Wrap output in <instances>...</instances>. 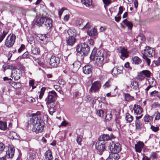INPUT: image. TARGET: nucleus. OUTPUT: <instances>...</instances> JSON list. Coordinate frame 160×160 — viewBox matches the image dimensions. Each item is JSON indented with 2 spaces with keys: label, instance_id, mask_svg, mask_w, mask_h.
<instances>
[{
  "label": "nucleus",
  "instance_id": "nucleus-1",
  "mask_svg": "<svg viewBox=\"0 0 160 160\" xmlns=\"http://www.w3.org/2000/svg\"><path fill=\"white\" fill-rule=\"evenodd\" d=\"M31 124H33L32 130L36 133L42 132L44 127V123L43 121L40 118H32L30 121Z\"/></svg>",
  "mask_w": 160,
  "mask_h": 160
},
{
  "label": "nucleus",
  "instance_id": "nucleus-2",
  "mask_svg": "<svg viewBox=\"0 0 160 160\" xmlns=\"http://www.w3.org/2000/svg\"><path fill=\"white\" fill-rule=\"evenodd\" d=\"M102 51H97L96 49H94L92 51L90 56L91 60L95 62L98 66L102 67L104 61L103 54L102 53Z\"/></svg>",
  "mask_w": 160,
  "mask_h": 160
},
{
  "label": "nucleus",
  "instance_id": "nucleus-3",
  "mask_svg": "<svg viewBox=\"0 0 160 160\" xmlns=\"http://www.w3.org/2000/svg\"><path fill=\"white\" fill-rule=\"evenodd\" d=\"M58 97L56 92L54 91L49 92L45 101L48 108H54L56 105V98Z\"/></svg>",
  "mask_w": 160,
  "mask_h": 160
},
{
  "label": "nucleus",
  "instance_id": "nucleus-4",
  "mask_svg": "<svg viewBox=\"0 0 160 160\" xmlns=\"http://www.w3.org/2000/svg\"><path fill=\"white\" fill-rule=\"evenodd\" d=\"M76 51L78 56H86L90 51V48L87 44L81 43L77 46Z\"/></svg>",
  "mask_w": 160,
  "mask_h": 160
},
{
  "label": "nucleus",
  "instance_id": "nucleus-5",
  "mask_svg": "<svg viewBox=\"0 0 160 160\" xmlns=\"http://www.w3.org/2000/svg\"><path fill=\"white\" fill-rule=\"evenodd\" d=\"M16 39V36L13 34L11 33L8 35L6 39L4 45L7 47H12Z\"/></svg>",
  "mask_w": 160,
  "mask_h": 160
},
{
  "label": "nucleus",
  "instance_id": "nucleus-6",
  "mask_svg": "<svg viewBox=\"0 0 160 160\" xmlns=\"http://www.w3.org/2000/svg\"><path fill=\"white\" fill-rule=\"evenodd\" d=\"M121 149V145L119 143L113 142L110 143V149L112 153L117 154L120 151Z\"/></svg>",
  "mask_w": 160,
  "mask_h": 160
},
{
  "label": "nucleus",
  "instance_id": "nucleus-7",
  "mask_svg": "<svg viewBox=\"0 0 160 160\" xmlns=\"http://www.w3.org/2000/svg\"><path fill=\"white\" fill-rule=\"evenodd\" d=\"M154 54L155 52L153 48L149 47H146L143 52V56L148 57H152Z\"/></svg>",
  "mask_w": 160,
  "mask_h": 160
},
{
  "label": "nucleus",
  "instance_id": "nucleus-8",
  "mask_svg": "<svg viewBox=\"0 0 160 160\" xmlns=\"http://www.w3.org/2000/svg\"><path fill=\"white\" fill-rule=\"evenodd\" d=\"M50 65L53 67H56L60 62L59 58L56 56H52L48 61Z\"/></svg>",
  "mask_w": 160,
  "mask_h": 160
},
{
  "label": "nucleus",
  "instance_id": "nucleus-9",
  "mask_svg": "<svg viewBox=\"0 0 160 160\" xmlns=\"http://www.w3.org/2000/svg\"><path fill=\"white\" fill-rule=\"evenodd\" d=\"M151 72L148 70H144L140 72L138 75V78L141 80H144L145 77L150 78Z\"/></svg>",
  "mask_w": 160,
  "mask_h": 160
},
{
  "label": "nucleus",
  "instance_id": "nucleus-10",
  "mask_svg": "<svg viewBox=\"0 0 160 160\" xmlns=\"http://www.w3.org/2000/svg\"><path fill=\"white\" fill-rule=\"evenodd\" d=\"M22 76L21 71L19 69H13L12 70L11 77L15 80L19 79Z\"/></svg>",
  "mask_w": 160,
  "mask_h": 160
},
{
  "label": "nucleus",
  "instance_id": "nucleus-11",
  "mask_svg": "<svg viewBox=\"0 0 160 160\" xmlns=\"http://www.w3.org/2000/svg\"><path fill=\"white\" fill-rule=\"evenodd\" d=\"M118 50H119V52L121 53L120 57L122 59L124 60L125 58L128 57V52L127 51V49L123 47H120Z\"/></svg>",
  "mask_w": 160,
  "mask_h": 160
},
{
  "label": "nucleus",
  "instance_id": "nucleus-12",
  "mask_svg": "<svg viewBox=\"0 0 160 160\" xmlns=\"http://www.w3.org/2000/svg\"><path fill=\"white\" fill-rule=\"evenodd\" d=\"M101 87V85L98 82H95L92 84V86L90 89V92H96L98 91Z\"/></svg>",
  "mask_w": 160,
  "mask_h": 160
},
{
  "label": "nucleus",
  "instance_id": "nucleus-13",
  "mask_svg": "<svg viewBox=\"0 0 160 160\" xmlns=\"http://www.w3.org/2000/svg\"><path fill=\"white\" fill-rule=\"evenodd\" d=\"M123 67L122 66L120 65L118 67L116 66L114 68L112 72V74L113 75L116 76L122 72Z\"/></svg>",
  "mask_w": 160,
  "mask_h": 160
},
{
  "label": "nucleus",
  "instance_id": "nucleus-14",
  "mask_svg": "<svg viewBox=\"0 0 160 160\" xmlns=\"http://www.w3.org/2000/svg\"><path fill=\"white\" fill-rule=\"evenodd\" d=\"M14 151L15 149L13 147L11 146L9 147L6 152V157L10 158H12L14 155Z\"/></svg>",
  "mask_w": 160,
  "mask_h": 160
},
{
  "label": "nucleus",
  "instance_id": "nucleus-15",
  "mask_svg": "<svg viewBox=\"0 0 160 160\" xmlns=\"http://www.w3.org/2000/svg\"><path fill=\"white\" fill-rule=\"evenodd\" d=\"M96 148L99 152V154L101 155L105 149V146L104 144L99 142L96 143Z\"/></svg>",
  "mask_w": 160,
  "mask_h": 160
},
{
  "label": "nucleus",
  "instance_id": "nucleus-16",
  "mask_svg": "<svg viewBox=\"0 0 160 160\" xmlns=\"http://www.w3.org/2000/svg\"><path fill=\"white\" fill-rule=\"evenodd\" d=\"M43 25L47 28H50L52 27V21L49 18L43 17Z\"/></svg>",
  "mask_w": 160,
  "mask_h": 160
},
{
  "label": "nucleus",
  "instance_id": "nucleus-17",
  "mask_svg": "<svg viewBox=\"0 0 160 160\" xmlns=\"http://www.w3.org/2000/svg\"><path fill=\"white\" fill-rule=\"evenodd\" d=\"M134 113L136 115H140L142 112V109L141 107L139 105L135 104L133 108Z\"/></svg>",
  "mask_w": 160,
  "mask_h": 160
},
{
  "label": "nucleus",
  "instance_id": "nucleus-18",
  "mask_svg": "<svg viewBox=\"0 0 160 160\" xmlns=\"http://www.w3.org/2000/svg\"><path fill=\"white\" fill-rule=\"evenodd\" d=\"M144 146V144L143 142H138L137 144L135 145V149L136 152L139 153L141 152Z\"/></svg>",
  "mask_w": 160,
  "mask_h": 160
},
{
  "label": "nucleus",
  "instance_id": "nucleus-19",
  "mask_svg": "<svg viewBox=\"0 0 160 160\" xmlns=\"http://www.w3.org/2000/svg\"><path fill=\"white\" fill-rule=\"evenodd\" d=\"M44 156V160H52L53 159L52 153L50 150H48L45 152Z\"/></svg>",
  "mask_w": 160,
  "mask_h": 160
},
{
  "label": "nucleus",
  "instance_id": "nucleus-20",
  "mask_svg": "<svg viewBox=\"0 0 160 160\" xmlns=\"http://www.w3.org/2000/svg\"><path fill=\"white\" fill-rule=\"evenodd\" d=\"M92 71V68L91 66L86 65L83 68V72L86 74L91 73Z\"/></svg>",
  "mask_w": 160,
  "mask_h": 160
},
{
  "label": "nucleus",
  "instance_id": "nucleus-21",
  "mask_svg": "<svg viewBox=\"0 0 160 160\" xmlns=\"http://www.w3.org/2000/svg\"><path fill=\"white\" fill-rule=\"evenodd\" d=\"M120 156L117 154L112 153L107 160H118Z\"/></svg>",
  "mask_w": 160,
  "mask_h": 160
},
{
  "label": "nucleus",
  "instance_id": "nucleus-22",
  "mask_svg": "<svg viewBox=\"0 0 160 160\" xmlns=\"http://www.w3.org/2000/svg\"><path fill=\"white\" fill-rule=\"evenodd\" d=\"M76 41V39L74 37H69L66 40V42L67 44L70 46H72L75 43Z\"/></svg>",
  "mask_w": 160,
  "mask_h": 160
},
{
  "label": "nucleus",
  "instance_id": "nucleus-23",
  "mask_svg": "<svg viewBox=\"0 0 160 160\" xmlns=\"http://www.w3.org/2000/svg\"><path fill=\"white\" fill-rule=\"evenodd\" d=\"M87 34L90 36H94L97 35V30L94 28H92L91 30H88L87 31Z\"/></svg>",
  "mask_w": 160,
  "mask_h": 160
},
{
  "label": "nucleus",
  "instance_id": "nucleus-24",
  "mask_svg": "<svg viewBox=\"0 0 160 160\" xmlns=\"http://www.w3.org/2000/svg\"><path fill=\"white\" fill-rule=\"evenodd\" d=\"M82 3L85 6L89 7L92 4V0H81Z\"/></svg>",
  "mask_w": 160,
  "mask_h": 160
},
{
  "label": "nucleus",
  "instance_id": "nucleus-25",
  "mask_svg": "<svg viewBox=\"0 0 160 160\" xmlns=\"http://www.w3.org/2000/svg\"><path fill=\"white\" fill-rule=\"evenodd\" d=\"M123 22L128 27L129 30H131L132 29L133 24L131 22L128 21L127 19L124 20Z\"/></svg>",
  "mask_w": 160,
  "mask_h": 160
},
{
  "label": "nucleus",
  "instance_id": "nucleus-26",
  "mask_svg": "<svg viewBox=\"0 0 160 160\" xmlns=\"http://www.w3.org/2000/svg\"><path fill=\"white\" fill-rule=\"evenodd\" d=\"M124 99L126 101L129 102L132 100L134 98L128 93H124Z\"/></svg>",
  "mask_w": 160,
  "mask_h": 160
},
{
  "label": "nucleus",
  "instance_id": "nucleus-27",
  "mask_svg": "<svg viewBox=\"0 0 160 160\" xmlns=\"http://www.w3.org/2000/svg\"><path fill=\"white\" fill-rule=\"evenodd\" d=\"M43 17L38 18L36 21L35 24L38 26H40L43 24Z\"/></svg>",
  "mask_w": 160,
  "mask_h": 160
},
{
  "label": "nucleus",
  "instance_id": "nucleus-28",
  "mask_svg": "<svg viewBox=\"0 0 160 160\" xmlns=\"http://www.w3.org/2000/svg\"><path fill=\"white\" fill-rule=\"evenodd\" d=\"M67 33L69 37H74L76 34V31L74 29L70 28L68 30Z\"/></svg>",
  "mask_w": 160,
  "mask_h": 160
},
{
  "label": "nucleus",
  "instance_id": "nucleus-29",
  "mask_svg": "<svg viewBox=\"0 0 160 160\" xmlns=\"http://www.w3.org/2000/svg\"><path fill=\"white\" fill-rule=\"evenodd\" d=\"M100 141H105L110 140L109 136L107 134H103L101 135L99 138Z\"/></svg>",
  "mask_w": 160,
  "mask_h": 160
},
{
  "label": "nucleus",
  "instance_id": "nucleus-30",
  "mask_svg": "<svg viewBox=\"0 0 160 160\" xmlns=\"http://www.w3.org/2000/svg\"><path fill=\"white\" fill-rule=\"evenodd\" d=\"M132 63L135 64H138L141 62V59L138 57H135L132 58Z\"/></svg>",
  "mask_w": 160,
  "mask_h": 160
},
{
  "label": "nucleus",
  "instance_id": "nucleus-31",
  "mask_svg": "<svg viewBox=\"0 0 160 160\" xmlns=\"http://www.w3.org/2000/svg\"><path fill=\"white\" fill-rule=\"evenodd\" d=\"M32 52L33 54H37L39 53L40 50L38 48L36 47H33L32 48Z\"/></svg>",
  "mask_w": 160,
  "mask_h": 160
},
{
  "label": "nucleus",
  "instance_id": "nucleus-32",
  "mask_svg": "<svg viewBox=\"0 0 160 160\" xmlns=\"http://www.w3.org/2000/svg\"><path fill=\"white\" fill-rule=\"evenodd\" d=\"M7 128L6 123L5 122L0 121V129L4 130Z\"/></svg>",
  "mask_w": 160,
  "mask_h": 160
},
{
  "label": "nucleus",
  "instance_id": "nucleus-33",
  "mask_svg": "<svg viewBox=\"0 0 160 160\" xmlns=\"http://www.w3.org/2000/svg\"><path fill=\"white\" fill-rule=\"evenodd\" d=\"M125 119L128 122H130L133 120V117L129 113H127L126 114Z\"/></svg>",
  "mask_w": 160,
  "mask_h": 160
},
{
  "label": "nucleus",
  "instance_id": "nucleus-34",
  "mask_svg": "<svg viewBox=\"0 0 160 160\" xmlns=\"http://www.w3.org/2000/svg\"><path fill=\"white\" fill-rule=\"evenodd\" d=\"M111 84L112 82L110 80H108L105 82L103 87L104 89L109 88L111 87Z\"/></svg>",
  "mask_w": 160,
  "mask_h": 160
},
{
  "label": "nucleus",
  "instance_id": "nucleus-35",
  "mask_svg": "<svg viewBox=\"0 0 160 160\" xmlns=\"http://www.w3.org/2000/svg\"><path fill=\"white\" fill-rule=\"evenodd\" d=\"M149 84L151 86L153 87L156 85V82L155 80L152 78H150L148 79Z\"/></svg>",
  "mask_w": 160,
  "mask_h": 160
},
{
  "label": "nucleus",
  "instance_id": "nucleus-36",
  "mask_svg": "<svg viewBox=\"0 0 160 160\" xmlns=\"http://www.w3.org/2000/svg\"><path fill=\"white\" fill-rule=\"evenodd\" d=\"M136 128L137 129H140L142 126V122L139 120H136L135 123Z\"/></svg>",
  "mask_w": 160,
  "mask_h": 160
},
{
  "label": "nucleus",
  "instance_id": "nucleus-37",
  "mask_svg": "<svg viewBox=\"0 0 160 160\" xmlns=\"http://www.w3.org/2000/svg\"><path fill=\"white\" fill-rule=\"evenodd\" d=\"M37 37L41 41H46V36L45 35L38 34L37 35Z\"/></svg>",
  "mask_w": 160,
  "mask_h": 160
},
{
  "label": "nucleus",
  "instance_id": "nucleus-38",
  "mask_svg": "<svg viewBox=\"0 0 160 160\" xmlns=\"http://www.w3.org/2000/svg\"><path fill=\"white\" fill-rule=\"evenodd\" d=\"M8 32L7 30L3 31V33L0 35V42H1L4 38L6 35L8 33Z\"/></svg>",
  "mask_w": 160,
  "mask_h": 160
},
{
  "label": "nucleus",
  "instance_id": "nucleus-39",
  "mask_svg": "<svg viewBox=\"0 0 160 160\" xmlns=\"http://www.w3.org/2000/svg\"><path fill=\"white\" fill-rule=\"evenodd\" d=\"M144 121L145 122H148L153 119V117L149 115H146L144 118Z\"/></svg>",
  "mask_w": 160,
  "mask_h": 160
},
{
  "label": "nucleus",
  "instance_id": "nucleus-40",
  "mask_svg": "<svg viewBox=\"0 0 160 160\" xmlns=\"http://www.w3.org/2000/svg\"><path fill=\"white\" fill-rule=\"evenodd\" d=\"M72 65L74 68L76 69H78L80 67V63L78 61H76L72 64Z\"/></svg>",
  "mask_w": 160,
  "mask_h": 160
},
{
  "label": "nucleus",
  "instance_id": "nucleus-41",
  "mask_svg": "<svg viewBox=\"0 0 160 160\" xmlns=\"http://www.w3.org/2000/svg\"><path fill=\"white\" fill-rule=\"evenodd\" d=\"M46 90V88L45 87H42L40 90V93L39 95V98L40 99H41L44 95V92Z\"/></svg>",
  "mask_w": 160,
  "mask_h": 160
},
{
  "label": "nucleus",
  "instance_id": "nucleus-42",
  "mask_svg": "<svg viewBox=\"0 0 160 160\" xmlns=\"http://www.w3.org/2000/svg\"><path fill=\"white\" fill-rule=\"evenodd\" d=\"M104 111L102 110H99L97 111V115L99 117H102L103 116Z\"/></svg>",
  "mask_w": 160,
  "mask_h": 160
},
{
  "label": "nucleus",
  "instance_id": "nucleus-43",
  "mask_svg": "<svg viewBox=\"0 0 160 160\" xmlns=\"http://www.w3.org/2000/svg\"><path fill=\"white\" fill-rule=\"evenodd\" d=\"M83 22V20L80 18H78L76 20L75 24L78 26H80Z\"/></svg>",
  "mask_w": 160,
  "mask_h": 160
},
{
  "label": "nucleus",
  "instance_id": "nucleus-44",
  "mask_svg": "<svg viewBox=\"0 0 160 160\" xmlns=\"http://www.w3.org/2000/svg\"><path fill=\"white\" fill-rule=\"evenodd\" d=\"M17 135V133L14 132H12L10 133V136H12V137H11V138L12 139H18L19 138V136H16Z\"/></svg>",
  "mask_w": 160,
  "mask_h": 160
},
{
  "label": "nucleus",
  "instance_id": "nucleus-45",
  "mask_svg": "<svg viewBox=\"0 0 160 160\" xmlns=\"http://www.w3.org/2000/svg\"><path fill=\"white\" fill-rule=\"evenodd\" d=\"M159 92L158 91L155 90L152 92L150 93V96L151 97H158Z\"/></svg>",
  "mask_w": 160,
  "mask_h": 160
},
{
  "label": "nucleus",
  "instance_id": "nucleus-46",
  "mask_svg": "<svg viewBox=\"0 0 160 160\" xmlns=\"http://www.w3.org/2000/svg\"><path fill=\"white\" fill-rule=\"evenodd\" d=\"M148 57L143 56V58L144 59V61L147 62L148 66H149L151 63V60L150 59L148 58Z\"/></svg>",
  "mask_w": 160,
  "mask_h": 160
},
{
  "label": "nucleus",
  "instance_id": "nucleus-47",
  "mask_svg": "<svg viewBox=\"0 0 160 160\" xmlns=\"http://www.w3.org/2000/svg\"><path fill=\"white\" fill-rule=\"evenodd\" d=\"M155 116V120H159L160 119V113L158 111L155 112L154 114Z\"/></svg>",
  "mask_w": 160,
  "mask_h": 160
},
{
  "label": "nucleus",
  "instance_id": "nucleus-48",
  "mask_svg": "<svg viewBox=\"0 0 160 160\" xmlns=\"http://www.w3.org/2000/svg\"><path fill=\"white\" fill-rule=\"evenodd\" d=\"M138 83L137 82H135L133 83L132 88L135 90H138Z\"/></svg>",
  "mask_w": 160,
  "mask_h": 160
},
{
  "label": "nucleus",
  "instance_id": "nucleus-49",
  "mask_svg": "<svg viewBox=\"0 0 160 160\" xmlns=\"http://www.w3.org/2000/svg\"><path fill=\"white\" fill-rule=\"evenodd\" d=\"M111 113L110 112L109 113H108L106 115L105 118V120L106 121H109L111 119Z\"/></svg>",
  "mask_w": 160,
  "mask_h": 160
},
{
  "label": "nucleus",
  "instance_id": "nucleus-50",
  "mask_svg": "<svg viewBox=\"0 0 160 160\" xmlns=\"http://www.w3.org/2000/svg\"><path fill=\"white\" fill-rule=\"evenodd\" d=\"M66 10V8H62L60 9L58 11V15L60 18L63 11Z\"/></svg>",
  "mask_w": 160,
  "mask_h": 160
},
{
  "label": "nucleus",
  "instance_id": "nucleus-51",
  "mask_svg": "<svg viewBox=\"0 0 160 160\" xmlns=\"http://www.w3.org/2000/svg\"><path fill=\"white\" fill-rule=\"evenodd\" d=\"M151 128L152 131L155 132H157L159 130V128L158 127H155L152 125L151 126Z\"/></svg>",
  "mask_w": 160,
  "mask_h": 160
},
{
  "label": "nucleus",
  "instance_id": "nucleus-52",
  "mask_svg": "<svg viewBox=\"0 0 160 160\" xmlns=\"http://www.w3.org/2000/svg\"><path fill=\"white\" fill-rule=\"evenodd\" d=\"M152 106L154 108H160V104L158 102H155L152 104Z\"/></svg>",
  "mask_w": 160,
  "mask_h": 160
},
{
  "label": "nucleus",
  "instance_id": "nucleus-53",
  "mask_svg": "<svg viewBox=\"0 0 160 160\" xmlns=\"http://www.w3.org/2000/svg\"><path fill=\"white\" fill-rule=\"evenodd\" d=\"M106 6H108L111 3V0H102Z\"/></svg>",
  "mask_w": 160,
  "mask_h": 160
},
{
  "label": "nucleus",
  "instance_id": "nucleus-54",
  "mask_svg": "<svg viewBox=\"0 0 160 160\" xmlns=\"http://www.w3.org/2000/svg\"><path fill=\"white\" fill-rule=\"evenodd\" d=\"M90 27L91 26L90 24L89 23H87L86 24V25L83 27V28L84 29H86L88 31V30H90L89 29L90 28Z\"/></svg>",
  "mask_w": 160,
  "mask_h": 160
},
{
  "label": "nucleus",
  "instance_id": "nucleus-55",
  "mask_svg": "<svg viewBox=\"0 0 160 160\" xmlns=\"http://www.w3.org/2000/svg\"><path fill=\"white\" fill-rule=\"evenodd\" d=\"M106 96L107 97H113L116 96V94H113V93H111V92H110L107 93L106 95Z\"/></svg>",
  "mask_w": 160,
  "mask_h": 160
},
{
  "label": "nucleus",
  "instance_id": "nucleus-56",
  "mask_svg": "<svg viewBox=\"0 0 160 160\" xmlns=\"http://www.w3.org/2000/svg\"><path fill=\"white\" fill-rule=\"evenodd\" d=\"M54 108H48L49 109V114L51 115H52L53 113L55 112V110Z\"/></svg>",
  "mask_w": 160,
  "mask_h": 160
},
{
  "label": "nucleus",
  "instance_id": "nucleus-57",
  "mask_svg": "<svg viewBox=\"0 0 160 160\" xmlns=\"http://www.w3.org/2000/svg\"><path fill=\"white\" fill-rule=\"evenodd\" d=\"M150 157L152 159L156 158L157 157L156 153L155 152H152L150 155Z\"/></svg>",
  "mask_w": 160,
  "mask_h": 160
},
{
  "label": "nucleus",
  "instance_id": "nucleus-58",
  "mask_svg": "<svg viewBox=\"0 0 160 160\" xmlns=\"http://www.w3.org/2000/svg\"><path fill=\"white\" fill-rule=\"evenodd\" d=\"M54 89L58 92H60L61 91V89L60 87L58 85H54Z\"/></svg>",
  "mask_w": 160,
  "mask_h": 160
},
{
  "label": "nucleus",
  "instance_id": "nucleus-59",
  "mask_svg": "<svg viewBox=\"0 0 160 160\" xmlns=\"http://www.w3.org/2000/svg\"><path fill=\"white\" fill-rule=\"evenodd\" d=\"M70 18V16L68 14L65 15L63 18V20L65 22H67L69 20Z\"/></svg>",
  "mask_w": 160,
  "mask_h": 160
},
{
  "label": "nucleus",
  "instance_id": "nucleus-60",
  "mask_svg": "<svg viewBox=\"0 0 160 160\" xmlns=\"http://www.w3.org/2000/svg\"><path fill=\"white\" fill-rule=\"evenodd\" d=\"M154 63L157 66L160 65V57L158 58L157 60L154 62Z\"/></svg>",
  "mask_w": 160,
  "mask_h": 160
},
{
  "label": "nucleus",
  "instance_id": "nucleus-61",
  "mask_svg": "<svg viewBox=\"0 0 160 160\" xmlns=\"http://www.w3.org/2000/svg\"><path fill=\"white\" fill-rule=\"evenodd\" d=\"M5 148V146L4 144L2 142H0V151L3 150Z\"/></svg>",
  "mask_w": 160,
  "mask_h": 160
},
{
  "label": "nucleus",
  "instance_id": "nucleus-62",
  "mask_svg": "<svg viewBox=\"0 0 160 160\" xmlns=\"http://www.w3.org/2000/svg\"><path fill=\"white\" fill-rule=\"evenodd\" d=\"M27 101L29 102H35V100L34 98L32 97H30L28 98L27 99Z\"/></svg>",
  "mask_w": 160,
  "mask_h": 160
},
{
  "label": "nucleus",
  "instance_id": "nucleus-63",
  "mask_svg": "<svg viewBox=\"0 0 160 160\" xmlns=\"http://www.w3.org/2000/svg\"><path fill=\"white\" fill-rule=\"evenodd\" d=\"M25 47V45L23 44H22L19 48L18 49V52H21V51Z\"/></svg>",
  "mask_w": 160,
  "mask_h": 160
},
{
  "label": "nucleus",
  "instance_id": "nucleus-64",
  "mask_svg": "<svg viewBox=\"0 0 160 160\" xmlns=\"http://www.w3.org/2000/svg\"><path fill=\"white\" fill-rule=\"evenodd\" d=\"M58 82L60 84L62 85H64L65 83V81L62 79H59Z\"/></svg>",
  "mask_w": 160,
  "mask_h": 160
}]
</instances>
